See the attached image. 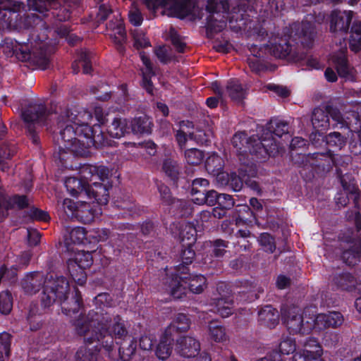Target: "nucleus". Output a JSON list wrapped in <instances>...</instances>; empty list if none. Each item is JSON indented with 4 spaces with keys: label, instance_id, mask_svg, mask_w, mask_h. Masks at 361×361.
Segmentation results:
<instances>
[{
    "label": "nucleus",
    "instance_id": "1",
    "mask_svg": "<svg viewBox=\"0 0 361 361\" xmlns=\"http://www.w3.org/2000/svg\"><path fill=\"white\" fill-rule=\"evenodd\" d=\"M90 118L91 114L85 111L78 114L66 111L61 116L59 121L60 140L58 138L59 159H64L61 152L66 150L76 156H87L88 149L92 146L100 147L107 144L100 126L91 127L87 124V121Z\"/></svg>",
    "mask_w": 361,
    "mask_h": 361
},
{
    "label": "nucleus",
    "instance_id": "2",
    "mask_svg": "<svg viewBox=\"0 0 361 361\" xmlns=\"http://www.w3.org/2000/svg\"><path fill=\"white\" fill-rule=\"evenodd\" d=\"M104 311L102 307L90 311L87 316L75 322V326L77 333L84 336L85 342L99 341L109 351L113 345V338H123L128 331L119 316L112 319L109 312Z\"/></svg>",
    "mask_w": 361,
    "mask_h": 361
},
{
    "label": "nucleus",
    "instance_id": "3",
    "mask_svg": "<svg viewBox=\"0 0 361 361\" xmlns=\"http://www.w3.org/2000/svg\"><path fill=\"white\" fill-rule=\"evenodd\" d=\"M80 178L69 177L65 180V186L71 195H85L102 204H107L109 186L105 183L109 170L103 166L84 164L80 169Z\"/></svg>",
    "mask_w": 361,
    "mask_h": 361
},
{
    "label": "nucleus",
    "instance_id": "4",
    "mask_svg": "<svg viewBox=\"0 0 361 361\" xmlns=\"http://www.w3.org/2000/svg\"><path fill=\"white\" fill-rule=\"evenodd\" d=\"M69 284L63 276H56L55 279L47 281L42 305L44 307L51 306L56 300L60 301L61 310L66 315L78 312L81 307V296L78 290L69 295Z\"/></svg>",
    "mask_w": 361,
    "mask_h": 361
},
{
    "label": "nucleus",
    "instance_id": "5",
    "mask_svg": "<svg viewBox=\"0 0 361 361\" xmlns=\"http://www.w3.org/2000/svg\"><path fill=\"white\" fill-rule=\"evenodd\" d=\"M273 140L271 133H263L259 140L257 136L247 137L243 132L235 133L232 139V144L238 152H249L255 155L257 159H265L268 156H275L279 151L276 142L272 143Z\"/></svg>",
    "mask_w": 361,
    "mask_h": 361
},
{
    "label": "nucleus",
    "instance_id": "6",
    "mask_svg": "<svg viewBox=\"0 0 361 361\" xmlns=\"http://www.w3.org/2000/svg\"><path fill=\"white\" fill-rule=\"evenodd\" d=\"M187 287L193 293H200L206 287V279L202 275H192L189 278L176 275L165 279L164 290L174 298H181Z\"/></svg>",
    "mask_w": 361,
    "mask_h": 361
},
{
    "label": "nucleus",
    "instance_id": "7",
    "mask_svg": "<svg viewBox=\"0 0 361 361\" xmlns=\"http://www.w3.org/2000/svg\"><path fill=\"white\" fill-rule=\"evenodd\" d=\"M4 51L9 56L15 54L16 57L22 61H32L33 62H44L46 60L45 54L42 50V47L39 48L32 47L29 44L19 43L13 39H7L3 46Z\"/></svg>",
    "mask_w": 361,
    "mask_h": 361
},
{
    "label": "nucleus",
    "instance_id": "8",
    "mask_svg": "<svg viewBox=\"0 0 361 361\" xmlns=\"http://www.w3.org/2000/svg\"><path fill=\"white\" fill-rule=\"evenodd\" d=\"M281 314L283 322L290 333L307 334L314 329L312 322L313 317H309L305 321L300 310L298 307H283L281 309Z\"/></svg>",
    "mask_w": 361,
    "mask_h": 361
},
{
    "label": "nucleus",
    "instance_id": "9",
    "mask_svg": "<svg viewBox=\"0 0 361 361\" xmlns=\"http://www.w3.org/2000/svg\"><path fill=\"white\" fill-rule=\"evenodd\" d=\"M47 116L45 106L42 104L30 103L22 110L21 116L35 144L38 142V137L35 134L34 126L44 123Z\"/></svg>",
    "mask_w": 361,
    "mask_h": 361
},
{
    "label": "nucleus",
    "instance_id": "10",
    "mask_svg": "<svg viewBox=\"0 0 361 361\" xmlns=\"http://www.w3.org/2000/svg\"><path fill=\"white\" fill-rule=\"evenodd\" d=\"M192 128L193 125L190 121H182L180 123V129L176 133V138L180 147L185 145L188 137L195 139L197 142L204 144L210 141V138L213 136V131L211 130L207 132H202V130L194 132L190 130Z\"/></svg>",
    "mask_w": 361,
    "mask_h": 361
},
{
    "label": "nucleus",
    "instance_id": "11",
    "mask_svg": "<svg viewBox=\"0 0 361 361\" xmlns=\"http://www.w3.org/2000/svg\"><path fill=\"white\" fill-rule=\"evenodd\" d=\"M267 49L271 54L277 58L284 59L298 62L304 59L303 54L298 55V51L293 50L286 39L274 38L267 45Z\"/></svg>",
    "mask_w": 361,
    "mask_h": 361
},
{
    "label": "nucleus",
    "instance_id": "12",
    "mask_svg": "<svg viewBox=\"0 0 361 361\" xmlns=\"http://www.w3.org/2000/svg\"><path fill=\"white\" fill-rule=\"evenodd\" d=\"M346 50L345 44L344 47L341 45L339 52L332 54L330 60L336 66L337 73L341 78L345 80L354 81L355 80V71L348 63L345 56Z\"/></svg>",
    "mask_w": 361,
    "mask_h": 361
},
{
    "label": "nucleus",
    "instance_id": "13",
    "mask_svg": "<svg viewBox=\"0 0 361 361\" xmlns=\"http://www.w3.org/2000/svg\"><path fill=\"white\" fill-rule=\"evenodd\" d=\"M322 349L317 340L308 338L304 344L302 352L295 353L293 361H323L321 359Z\"/></svg>",
    "mask_w": 361,
    "mask_h": 361
},
{
    "label": "nucleus",
    "instance_id": "14",
    "mask_svg": "<svg viewBox=\"0 0 361 361\" xmlns=\"http://www.w3.org/2000/svg\"><path fill=\"white\" fill-rule=\"evenodd\" d=\"M353 13L351 11H333L330 15V30L331 32L345 33L350 26Z\"/></svg>",
    "mask_w": 361,
    "mask_h": 361
},
{
    "label": "nucleus",
    "instance_id": "15",
    "mask_svg": "<svg viewBox=\"0 0 361 361\" xmlns=\"http://www.w3.org/2000/svg\"><path fill=\"white\" fill-rule=\"evenodd\" d=\"M314 329L321 331L324 329L336 328L343 322V315L338 312H330L327 314H319L312 317Z\"/></svg>",
    "mask_w": 361,
    "mask_h": 361
},
{
    "label": "nucleus",
    "instance_id": "16",
    "mask_svg": "<svg viewBox=\"0 0 361 361\" xmlns=\"http://www.w3.org/2000/svg\"><path fill=\"white\" fill-rule=\"evenodd\" d=\"M219 1V0H209L207 6V11L210 13L207 17V28L216 32H221L226 27V18L216 12V6Z\"/></svg>",
    "mask_w": 361,
    "mask_h": 361
},
{
    "label": "nucleus",
    "instance_id": "17",
    "mask_svg": "<svg viewBox=\"0 0 361 361\" xmlns=\"http://www.w3.org/2000/svg\"><path fill=\"white\" fill-rule=\"evenodd\" d=\"M55 279L56 277L50 276L49 279H44L42 274L39 272H33L26 275L22 281V287L24 291L29 295L36 293L40 288L42 283H44L43 292L45 288V285L47 281L50 279ZM43 293H42V296Z\"/></svg>",
    "mask_w": 361,
    "mask_h": 361
},
{
    "label": "nucleus",
    "instance_id": "18",
    "mask_svg": "<svg viewBox=\"0 0 361 361\" xmlns=\"http://www.w3.org/2000/svg\"><path fill=\"white\" fill-rule=\"evenodd\" d=\"M29 200L26 196L15 195L12 197H6L0 194V218L2 219L7 216L8 210L14 207L23 209L27 207Z\"/></svg>",
    "mask_w": 361,
    "mask_h": 361
},
{
    "label": "nucleus",
    "instance_id": "19",
    "mask_svg": "<svg viewBox=\"0 0 361 361\" xmlns=\"http://www.w3.org/2000/svg\"><path fill=\"white\" fill-rule=\"evenodd\" d=\"M200 349V343L190 336L181 337L177 340V352L183 357H195Z\"/></svg>",
    "mask_w": 361,
    "mask_h": 361
},
{
    "label": "nucleus",
    "instance_id": "20",
    "mask_svg": "<svg viewBox=\"0 0 361 361\" xmlns=\"http://www.w3.org/2000/svg\"><path fill=\"white\" fill-rule=\"evenodd\" d=\"M95 201L96 202H92V205L86 202H80L78 212L76 213V218L79 219L85 224L92 222L94 217L100 214V209L97 208L99 207L98 204H102L97 200Z\"/></svg>",
    "mask_w": 361,
    "mask_h": 361
},
{
    "label": "nucleus",
    "instance_id": "21",
    "mask_svg": "<svg viewBox=\"0 0 361 361\" xmlns=\"http://www.w3.org/2000/svg\"><path fill=\"white\" fill-rule=\"evenodd\" d=\"M107 32L114 43L121 48L126 40V32L123 20L121 18H116L115 20L110 21L107 25Z\"/></svg>",
    "mask_w": 361,
    "mask_h": 361
},
{
    "label": "nucleus",
    "instance_id": "22",
    "mask_svg": "<svg viewBox=\"0 0 361 361\" xmlns=\"http://www.w3.org/2000/svg\"><path fill=\"white\" fill-rule=\"evenodd\" d=\"M341 181L343 190L345 192L346 197L342 194L339 195V197H336V203L338 204H341L342 207H344L348 203L346 199L351 198L353 200L355 204L357 205L360 197V193L358 188L355 185V183L353 181H350L349 183H347L343 178H341Z\"/></svg>",
    "mask_w": 361,
    "mask_h": 361
},
{
    "label": "nucleus",
    "instance_id": "23",
    "mask_svg": "<svg viewBox=\"0 0 361 361\" xmlns=\"http://www.w3.org/2000/svg\"><path fill=\"white\" fill-rule=\"evenodd\" d=\"M140 59L145 68L142 69V87L149 94H152L153 87L151 82V77L154 75L152 64L149 57L143 51L140 53Z\"/></svg>",
    "mask_w": 361,
    "mask_h": 361
},
{
    "label": "nucleus",
    "instance_id": "24",
    "mask_svg": "<svg viewBox=\"0 0 361 361\" xmlns=\"http://www.w3.org/2000/svg\"><path fill=\"white\" fill-rule=\"evenodd\" d=\"M177 235L181 241L188 240L186 245H192L195 240L196 229L194 226L187 221L179 222L176 225Z\"/></svg>",
    "mask_w": 361,
    "mask_h": 361
},
{
    "label": "nucleus",
    "instance_id": "25",
    "mask_svg": "<svg viewBox=\"0 0 361 361\" xmlns=\"http://www.w3.org/2000/svg\"><path fill=\"white\" fill-rule=\"evenodd\" d=\"M259 321L270 329L274 328L279 322L278 311L271 306H265L259 312Z\"/></svg>",
    "mask_w": 361,
    "mask_h": 361
},
{
    "label": "nucleus",
    "instance_id": "26",
    "mask_svg": "<svg viewBox=\"0 0 361 361\" xmlns=\"http://www.w3.org/2000/svg\"><path fill=\"white\" fill-rule=\"evenodd\" d=\"M132 132L134 134H149L152 132V123L146 115L133 118L130 121Z\"/></svg>",
    "mask_w": 361,
    "mask_h": 361
},
{
    "label": "nucleus",
    "instance_id": "27",
    "mask_svg": "<svg viewBox=\"0 0 361 361\" xmlns=\"http://www.w3.org/2000/svg\"><path fill=\"white\" fill-rule=\"evenodd\" d=\"M312 123L318 131L327 130L330 126L329 113L320 108L315 109L312 116Z\"/></svg>",
    "mask_w": 361,
    "mask_h": 361
},
{
    "label": "nucleus",
    "instance_id": "28",
    "mask_svg": "<svg viewBox=\"0 0 361 361\" xmlns=\"http://www.w3.org/2000/svg\"><path fill=\"white\" fill-rule=\"evenodd\" d=\"M213 310L224 318L228 317L233 314V302L228 298H220L214 299L212 304Z\"/></svg>",
    "mask_w": 361,
    "mask_h": 361
},
{
    "label": "nucleus",
    "instance_id": "29",
    "mask_svg": "<svg viewBox=\"0 0 361 361\" xmlns=\"http://www.w3.org/2000/svg\"><path fill=\"white\" fill-rule=\"evenodd\" d=\"M271 128L273 129V132L267 130V131H264V133H267V132L271 133V135L273 137L271 142L274 144V142H276V144L278 145V147H279V151L275 154V155H276L283 148V145L282 143L278 142L276 140V138L274 137V135L279 138L281 137L283 135H285L287 137V140H289L290 136L288 135V124L286 122H285L283 121H276L272 123Z\"/></svg>",
    "mask_w": 361,
    "mask_h": 361
},
{
    "label": "nucleus",
    "instance_id": "30",
    "mask_svg": "<svg viewBox=\"0 0 361 361\" xmlns=\"http://www.w3.org/2000/svg\"><path fill=\"white\" fill-rule=\"evenodd\" d=\"M226 93L233 101L240 102L245 96V90L237 79H231L226 87Z\"/></svg>",
    "mask_w": 361,
    "mask_h": 361
},
{
    "label": "nucleus",
    "instance_id": "31",
    "mask_svg": "<svg viewBox=\"0 0 361 361\" xmlns=\"http://www.w3.org/2000/svg\"><path fill=\"white\" fill-rule=\"evenodd\" d=\"M128 125L126 119L115 118L108 127V133L112 137L120 138L128 133Z\"/></svg>",
    "mask_w": 361,
    "mask_h": 361
},
{
    "label": "nucleus",
    "instance_id": "32",
    "mask_svg": "<svg viewBox=\"0 0 361 361\" xmlns=\"http://www.w3.org/2000/svg\"><path fill=\"white\" fill-rule=\"evenodd\" d=\"M172 10L174 16L179 18H185L189 16H192V19L202 18L200 16L196 17L195 14L192 13V11L195 10V7L192 6L191 4L188 2H176L173 6Z\"/></svg>",
    "mask_w": 361,
    "mask_h": 361
},
{
    "label": "nucleus",
    "instance_id": "33",
    "mask_svg": "<svg viewBox=\"0 0 361 361\" xmlns=\"http://www.w3.org/2000/svg\"><path fill=\"white\" fill-rule=\"evenodd\" d=\"M165 332V335L161 338L156 350L157 356L161 360H165L169 357L171 353V344L173 338Z\"/></svg>",
    "mask_w": 361,
    "mask_h": 361
},
{
    "label": "nucleus",
    "instance_id": "34",
    "mask_svg": "<svg viewBox=\"0 0 361 361\" xmlns=\"http://www.w3.org/2000/svg\"><path fill=\"white\" fill-rule=\"evenodd\" d=\"M205 166L209 173L224 177L225 175L220 173L224 167V161L220 156L216 154L209 156L206 160Z\"/></svg>",
    "mask_w": 361,
    "mask_h": 361
},
{
    "label": "nucleus",
    "instance_id": "35",
    "mask_svg": "<svg viewBox=\"0 0 361 361\" xmlns=\"http://www.w3.org/2000/svg\"><path fill=\"white\" fill-rule=\"evenodd\" d=\"M190 327L189 320L186 315L178 314L166 330V333L171 336L172 332L186 331Z\"/></svg>",
    "mask_w": 361,
    "mask_h": 361
},
{
    "label": "nucleus",
    "instance_id": "36",
    "mask_svg": "<svg viewBox=\"0 0 361 361\" xmlns=\"http://www.w3.org/2000/svg\"><path fill=\"white\" fill-rule=\"evenodd\" d=\"M93 262L90 252L80 250L75 254L74 258L68 260V264H74L82 268L90 267Z\"/></svg>",
    "mask_w": 361,
    "mask_h": 361
},
{
    "label": "nucleus",
    "instance_id": "37",
    "mask_svg": "<svg viewBox=\"0 0 361 361\" xmlns=\"http://www.w3.org/2000/svg\"><path fill=\"white\" fill-rule=\"evenodd\" d=\"M350 48L355 52L361 50V23H355L352 26Z\"/></svg>",
    "mask_w": 361,
    "mask_h": 361
},
{
    "label": "nucleus",
    "instance_id": "38",
    "mask_svg": "<svg viewBox=\"0 0 361 361\" xmlns=\"http://www.w3.org/2000/svg\"><path fill=\"white\" fill-rule=\"evenodd\" d=\"M209 334L211 338L216 342H223L226 340L225 328L216 322H212L209 324Z\"/></svg>",
    "mask_w": 361,
    "mask_h": 361
},
{
    "label": "nucleus",
    "instance_id": "39",
    "mask_svg": "<svg viewBox=\"0 0 361 361\" xmlns=\"http://www.w3.org/2000/svg\"><path fill=\"white\" fill-rule=\"evenodd\" d=\"M334 283L343 290H350L355 287V281L350 274L343 273L334 279Z\"/></svg>",
    "mask_w": 361,
    "mask_h": 361
},
{
    "label": "nucleus",
    "instance_id": "40",
    "mask_svg": "<svg viewBox=\"0 0 361 361\" xmlns=\"http://www.w3.org/2000/svg\"><path fill=\"white\" fill-rule=\"evenodd\" d=\"M360 252V245L359 244H355L353 249L343 252L342 258L345 264L349 266H353L359 261Z\"/></svg>",
    "mask_w": 361,
    "mask_h": 361
},
{
    "label": "nucleus",
    "instance_id": "41",
    "mask_svg": "<svg viewBox=\"0 0 361 361\" xmlns=\"http://www.w3.org/2000/svg\"><path fill=\"white\" fill-rule=\"evenodd\" d=\"M86 238V232L84 228L82 227H75L69 233V237L66 238V243L67 245H70L71 243L73 244H80L84 242V240Z\"/></svg>",
    "mask_w": 361,
    "mask_h": 361
},
{
    "label": "nucleus",
    "instance_id": "42",
    "mask_svg": "<svg viewBox=\"0 0 361 361\" xmlns=\"http://www.w3.org/2000/svg\"><path fill=\"white\" fill-rule=\"evenodd\" d=\"M325 141L329 147L337 149H341L345 145V139L338 132L330 133L325 137Z\"/></svg>",
    "mask_w": 361,
    "mask_h": 361
},
{
    "label": "nucleus",
    "instance_id": "43",
    "mask_svg": "<svg viewBox=\"0 0 361 361\" xmlns=\"http://www.w3.org/2000/svg\"><path fill=\"white\" fill-rule=\"evenodd\" d=\"M68 269L73 279L79 285H83L86 281V274L85 269L74 264L68 263Z\"/></svg>",
    "mask_w": 361,
    "mask_h": 361
},
{
    "label": "nucleus",
    "instance_id": "44",
    "mask_svg": "<svg viewBox=\"0 0 361 361\" xmlns=\"http://www.w3.org/2000/svg\"><path fill=\"white\" fill-rule=\"evenodd\" d=\"M185 158L188 164L197 165L202 162L204 154L202 151L197 148H190L185 152Z\"/></svg>",
    "mask_w": 361,
    "mask_h": 361
},
{
    "label": "nucleus",
    "instance_id": "45",
    "mask_svg": "<svg viewBox=\"0 0 361 361\" xmlns=\"http://www.w3.org/2000/svg\"><path fill=\"white\" fill-rule=\"evenodd\" d=\"M133 37L134 39V47L139 49L146 48L150 46L149 39L145 37V32L138 29L133 31Z\"/></svg>",
    "mask_w": 361,
    "mask_h": 361
},
{
    "label": "nucleus",
    "instance_id": "46",
    "mask_svg": "<svg viewBox=\"0 0 361 361\" xmlns=\"http://www.w3.org/2000/svg\"><path fill=\"white\" fill-rule=\"evenodd\" d=\"M13 303L11 295L8 291L0 293V312L3 314H8L12 309Z\"/></svg>",
    "mask_w": 361,
    "mask_h": 361
},
{
    "label": "nucleus",
    "instance_id": "47",
    "mask_svg": "<svg viewBox=\"0 0 361 361\" xmlns=\"http://www.w3.org/2000/svg\"><path fill=\"white\" fill-rule=\"evenodd\" d=\"M11 337L6 332L0 334V361H4V354L8 357L10 353Z\"/></svg>",
    "mask_w": 361,
    "mask_h": 361
},
{
    "label": "nucleus",
    "instance_id": "48",
    "mask_svg": "<svg viewBox=\"0 0 361 361\" xmlns=\"http://www.w3.org/2000/svg\"><path fill=\"white\" fill-rule=\"evenodd\" d=\"M240 174L241 176H237L235 173H231L228 180L229 185L234 191H240L243 188L244 182L247 184L245 174H243L242 171Z\"/></svg>",
    "mask_w": 361,
    "mask_h": 361
},
{
    "label": "nucleus",
    "instance_id": "49",
    "mask_svg": "<svg viewBox=\"0 0 361 361\" xmlns=\"http://www.w3.org/2000/svg\"><path fill=\"white\" fill-rule=\"evenodd\" d=\"M163 170L168 176L174 179L177 178L178 174L179 173L180 168L176 161L169 159L164 161L163 164Z\"/></svg>",
    "mask_w": 361,
    "mask_h": 361
},
{
    "label": "nucleus",
    "instance_id": "50",
    "mask_svg": "<svg viewBox=\"0 0 361 361\" xmlns=\"http://www.w3.org/2000/svg\"><path fill=\"white\" fill-rule=\"evenodd\" d=\"M169 37L171 43L178 52H184L186 49V44L173 28L169 30Z\"/></svg>",
    "mask_w": 361,
    "mask_h": 361
},
{
    "label": "nucleus",
    "instance_id": "51",
    "mask_svg": "<svg viewBox=\"0 0 361 361\" xmlns=\"http://www.w3.org/2000/svg\"><path fill=\"white\" fill-rule=\"evenodd\" d=\"M258 240L265 251L273 252L275 250L276 245L274 238L269 234L267 233L261 234Z\"/></svg>",
    "mask_w": 361,
    "mask_h": 361
},
{
    "label": "nucleus",
    "instance_id": "52",
    "mask_svg": "<svg viewBox=\"0 0 361 361\" xmlns=\"http://www.w3.org/2000/svg\"><path fill=\"white\" fill-rule=\"evenodd\" d=\"M79 204L80 202H75L72 200L66 198L63 202V209L68 216L76 217Z\"/></svg>",
    "mask_w": 361,
    "mask_h": 361
},
{
    "label": "nucleus",
    "instance_id": "53",
    "mask_svg": "<svg viewBox=\"0 0 361 361\" xmlns=\"http://www.w3.org/2000/svg\"><path fill=\"white\" fill-rule=\"evenodd\" d=\"M97 354L91 349L81 348L76 353V361H96Z\"/></svg>",
    "mask_w": 361,
    "mask_h": 361
},
{
    "label": "nucleus",
    "instance_id": "54",
    "mask_svg": "<svg viewBox=\"0 0 361 361\" xmlns=\"http://www.w3.org/2000/svg\"><path fill=\"white\" fill-rule=\"evenodd\" d=\"M154 54L162 63H168L172 60V56L165 46H159L154 49Z\"/></svg>",
    "mask_w": 361,
    "mask_h": 361
},
{
    "label": "nucleus",
    "instance_id": "55",
    "mask_svg": "<svg viewBox=\"0 0 361 361\" xmlns=\"http://www.w3.org/2000/svg\"><path fill=\"white\" fill-rule=\"evenodd\" d=\"M238 217L236 219V223L243 221H251V217L255 219L253 212L250 210L247 205H243L238 210Z\"/></svg>",
    "mask_w": 361,
    "mask_h": 361
},
{
    "label": "nucleus",
    "instance_id": "56",
    "mask_svg": "<svg viewBox=\"0 0 361 361\" xmlns=\"http://www.w3.org/2000/svg\"><path fill=\"white\" fill-rule=\"evenodd\" d=\"M279 350L284 355L293 353L295 350V341L290 338H286L279 344Z\"/></svg>",
    "mask_w": 361,
    "mask_h": 361
},
{
    "label": "nucleus",
    "instance_id": "57",
    "mask_svg": "<svg viewBox=\"0 0 361 361\" xmlns=\"http://www.w3.org/2000/svg\"><path fill=\"white\" fill-rule=\"evenodd\" d=\"M195 251L192 248L191 245H187V247L182 250L181 252L182 262L185 264H191L195 258Z\"/></svg>",
    "mask_w": 361,
    "mask_h": 361
},
{
    "label": "nucleus",
    "instance_id": "58",
    "mask_svg": "<svg viewBox=\"0 0 361 361\" xmlns=\"http://www.w3.org/2000/svg\"><path fill=\"white\" fill-rule=\"evenodd\" d=\"M224 209H230L234 205V201L232 197L227 194H219L218 203Z\"/></svg>",
    "mask_w": 361,
    "mask_h": 361
},
{
    "label": "nucleus",
    "instance_id": "59",
    "mask_svg": "<svg viewBox=\"0 0 361 361\" xmlns=\"http://www.w3.org/2000/svg\"><path fill=\"white\" fill-rule=\"evenodd\" d=\"M332 119L341 124L342 126L349 127L350 122L348 121V118H345L341 112L338 110L333 109L331 111L328 112Z\"/></svg>",
    "mask_w": 361,
    "mask_h": 361
},
{
    "label": "nucleus",
    "instance_id": "60",
    "mask_svg": "<svg viewBox=\"0 0 361 361\" xmlns=\"http://www.w3.org/2000/svg\"><path fill=\"white\" fill-rule=\"evenodd\" d=\"M228 247L227 243L222 240H216L214 242L213 252L216 257H221L226 252L225 248Z\"/></svg>",
    "mask_w": 361,
    "mask_h": 361
},
{
    "label": "nucleus",
    "instance_id": "61",
    "mask_svg": "<svg viewBox=\"0 0 361 361\" xmlns=\"http://www.w3.org/2000/svg\"><path fill=\"white\" fill-rule=\"evenodd\" d=\"M79 61L82 63L83 73L88 74L91 71V65L90 63V55L87 51H81L79 56Z\"/></svg>",
    "mask_w": 361,
    "mask_h": 361
},
{
    "label": "nucleus",
    "instance_id": "62",
    "mask_svg": "<svg viewBox=\"0 0 361 361\" xmlns=\"http://www.w3.org/2000/svg\"><path fill=\"white\" fill-rule=\"evenodd\" d=\"M192 202L197 204L202 205L206 204L207 198L205 196V190H198L196 189L195 191L192 190Z\"/></svg>",
    "mask_w": 361,
    "mask_h": 361
},
{
    "label": "nucleus",
    "instance_id": "63",
    "mask_svg": "<svg viewBox=\"0 0 361 361\" xmlns=\"http://www.w3.org/2000/svg\"><path fill=\"white\" fill-rule=\"evenodd\" d=\"M128 18L130 22L135 26L140 25L143 20L140 11L137 9L131 10L129 12Z\"/></svg>",
    "mask_w": 361,
    "mask_h": 361
},
{
    "label": "nucleus",
    "instance_id": "64",
    "mask_svg": "<svg viewBox=\"0 0 361 361\" xmlns=\"http://www.w3.org/2000/svg\"><path fill=\"white\" fill-rule=\"evenodd\" d=\"M159 191L160 192L161 199L166 204H171L173 202V200L171 196V192L169 188L161 184L158 186Z\"/></svg>",
    "mask_w": 361,
    "mask_h": 361
}]
</instances>
